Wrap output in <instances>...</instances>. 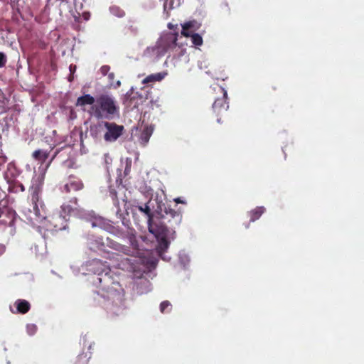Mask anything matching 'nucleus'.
I'll use <instances>...</instances> for the list:
<instances>
[{
	"mask_svg": "<svg viewBox=\"0 0 364 364\" xmlns=\"http://www.w3.org/2000/svg\"><path fill=\"white\" fill-rule=\"evenodd\" d=\"M89 270L97 278L101 289L102 306L112 316L119 315L123 309L124 291L118 282H114L109 275L110 262H102L99 259H94L89 262Z\"/></svg>",
	"mask_w": 364,
	"mask_h": 364,
	"instance_id": "1",
	"label": "nucleus"
},
{
	"mask_svg": "<svg viewBox=\"0 0 364 364\" xmlns=\"http://www.w3.org/2000/svg\"><path fill=\"white\" fill-rule=\"evenodd\" d=\"M135 207L146 216L149 228L151 232H154L151 229V223L154 217L161 219L164 224H166V220L168 219V223H170L171 227L178 225L181 221V213L168 207L164 203L162 197L158 194L145 204L138 205Z\"/></svg>",
	"mask_w": 364,
	"mask_h": 364,
	"instance_id": "2",
	"label": "nucleus"
},
{
	"mask_svg": "<svg viewBox=\"0 0 364 364\" xmlns=\"http://www.w3.org/2000/svg\"><path fill=\"white\" fill-rule=\"evenodd\" d=\"M89 112L97 119H112L119 113V107L111 95L102 94L96 97L95 106L90 107Z\"/></svg>",
	"mask_w": 364,
	"mask_h": 364,
	"instance_id": "3",
	"label": "nucleus"
},
{
	"mask_svg": "<svg viewBox=\"0 0 364 364\" xmlns=\"http://www.w3.org/2000/svg\"><path fill=\"white\" fill-rule=\"evenodd\" d=\"M178 32H167L164 33L157 41L154 46L147 47L144 50L145 56L164 55L169 50H172L177 46Z\"/></svg>",
	"mask_w": 364,
	"mask_h": 364,
	"instance_id": "4",
	"label": "nucleus"
},
{
	"mask_svg": "<svg viewBox=\"0 0 364 364\" xmlns=\"http://www.w3.org/2000/svg\"><path fill=\"white\" fill-rule=\"evenodd\" d=\"M127 252L129 253V255L121 252H107V258L110 261V264L113 267L128 272H134L138 267L141 259L134 255V252H131L128 248Z\"/></svg>",
	"mask_w": 364,
	"mask_h": 364,
	"instance_id": "5",
	"label": "nucleus"
},
{
	"mask_svg": "<svg viewBox=\"0 0 364 364\" xmlns=\"http://www.w3.org/2000/svg\"><path fill=\"white\" fill-rule=\"evenodd\" d=\"M92 226H98L118 237L127 238L129 240V244L133 247L134 252L138 254V244L134 234V230L133 229L128 228L126 230H124L118 226L115 227L112 223L106 221L102 218L96 220V221L92 223Z\"/></svg>",
	"mask_w": 364,
	"mask_h": 364,
	"instance_id": "6",
	"label": "nucleus"
},
{
	"mask_svg": "<svg viewBox=\"0 0 364 364\" xmlns=\"http://www.w3.org/2000/svg\"><path fill=\"white\" fill-rule=\"evenodd\" d=\"M214 90L221 95V97H218L215 100L213 104V110L217 114L219 115L223 112L227 111L228 109V93L227 91L222 87L218 86L214 88Z\"/></svg>",
	"mask_w": 364,
	"mask_h": 364,
	"instance_id": "7",
	"label": "nucleus"
},
{
	"mask_svg": "<svg viewBox=\"0 0 364 364\" xmlns=\"http://www.w3.org/2000/svg\"><path fill=\"white\" fill-rule=\"evenodd\" d=\"M39 191L31 190V202L33 204V210L36 219L41 220L42 218H46L45 205L40 200Z\"/></svg>",
	"mask_w": 364,
	"mask_h": 364,
	"instance_id": "8",
	"label": "nucleus"
},
{
	"mask_svg": "<svg viewBox=\"0 0 364 364\" xmlns=\"http://www.w3.org/2000/svg\"><path fill=\"white\" fill-rule=\"evenodd\" d=\"M105 127L107 129V132L105 134L104 138L107 141H114L122 134L124 130L122 125H118L114 122H105Z\"/></svg>",
	"mask_w": 364,
	"mask_h": 364,
	"instance_id": "9",
	"label": "nucleus"
},
{
	"mask_svg": "<svg viewBox=\"0 0 364 364\" xmlns=\"http://www.w3.org/2000/svg\"><path fill=\"white\" fill-rule=\"evenodd\" d=\"M42 218L41 220H43ZM45 220H48L50 226L55 231L62 230L66 228L67 220L60 213H54L48 217L46 216Z\"/></svg>",
	"mask_w": 364,
	"mask_h": 364,
	"instance_id": "10",
	"label": "nucleus"
},
{
	"mask_svg": "<svg viewBox=\"0 0 364 364\" xmlns=\"http://www.w3.org/2000/svg\"><path fill=\"white\" fill-rule=\"evenodd\" d=\"M83 188L84 183L82 181L74 175H70L68 178L67 183L63 186L62 191L68 193L72 191H79Z\"/></svg>",
	"mask_w": 364,
	"mask_h": 364,
	"instance_id": "11",
	"label": "nucleus"
},
{
	"mask_svg": "<svg viewBox=\"0 0 364 364\" xmlns=\"http://www.w3.org/2000/svg\"><path fill=\"white\" fill-rule=\"evenodd\" d=\"M161 225L160 228V231L159 233L161 234V237L159 241V248L162 251H165L169 245V242L166 239L168 235V232H169V229H173L175 228L176 225H174L173 227H171L170 223H168V219L166 220V224H164L163 222H161Z\"/></svg>",
	"mask_w": 364,
	"mask_h": 364,
	"instance_id": "12",
	"label": "nucleus"
},
{
	"mask_svg": "<svg viewBox=\"0 0 364 364\" xmlns=\"http://www.w3.org/2000/svg\"><path fill=\"white\" fill-rule=\"evenodd\" d=\"M14 306L16 307V310L14 311L11 307H10L11 311L14 314H25L29 311L31 309V304L30 303L25 300V299H17L14 304Z\"/></svg>",
	"mask_w": 364,
	"mask_h": 364,
	"instance_id": "13",
	"label": "nucleus"
},
{
	"mask_svg": "<svg viewBox=\"0 0 364 364\" xmlns=\"http://www.w3.org/2000/svg\"><path fill=\"white\" fill-rule=\"evenodd\" d=\"M181 35L185 37L191 36V33H193L195 31L198 29L199 26L196 21H190L181 25Z\"/></svg>",
	"mask_w": 364,
	"mask_h": 364,
	"instance_id": "14",
	"label": "nucleus"
},
{
	"mask_svg": "<svg viewBox=\"0 0 364 364\" xmlns=\"http://www.w3.org/2000/svg\"><path fill=\"white\" fill-rule=\"evenodd\" d=\"M96 97H92L90 94H85L77 99L75 105L77 107H85V105H90L91 107H94Z\"/></svg>",
	"mask_w": 364,
	"mask_h": 364,
	"instance_id": "15",
	"label": "nucleus"
},
{
	"mask_svg": "<svg viewBox=\"0 0 364 364\" xmlns=\"http://www.w3.org/2000/svg\"><path fill=\"white\" fill-rule=\"evenodd\" d=\"M168 75L167 72L164 71L161 73L151 74L146 76L143 80V84H149L156 82H160Z\"/></svg>",
	"mask_w": 364,
	"mask_h": 364,
	"instance_id": "16",
	"label": "nucleus"
},
{
	"mask_svg": "<svg viewBox=\"0 0 364 364\" xmlns=\"http://www.w3.org/2000/svg\"><path fill=\"white\" fill-rule=\"evenodd\" d=\"M89 248L92 251H103L105 250V242L102 237H97L93 240H90L88 242Z\"/></svg>",
	"mask_w": 364,
	"mask_h": 364,
	"instance_id": "17",
	"label": "nucleus"
},
{
	"mask_svg": "<svg viewBox=\"0 0 364 364\" xmlns=\"http://www.w3.org/2000/svg\"><path fill=\"white\" fill-rule=\"evenodd\" d=\"M107 246L109 247L118 251V253H124L126 255H129V253L127 252V247L124 245H122L113 240L109 238H107Z\"/></svg>",
	"mask_w": 364,
	"mask_h": 364,
	"instance_id": "18",
	"label": "nucleus"
},
{
	"mask_svg": "<svg viewBox=\"0 0 364 364\" xmlns=\"http://www.w3.org/2000/svg\"><path fill=\"white\" fill-rule=\"evenodd\" d=\"M49 152L42 149L36 150L32 154V157L41 164L44 163L47 160Z\"/></svg>",
	"mask_w": 364,
	"mask_h": 364,
	"instance_id": "19",
	"label": "nucleus"
},
{
	"mask_svg": "<svg viewBox=\"0 0 364 364\" xmlns=\"http://www.w3.org/2000/svg\"><path fill=\"white\" fill-rule=\"evenodd\" d=\"M44 182V175H38L32 180L31 190L41 192L42 186Z\"/></svg>",
	"mask_w": 364,
	"mask_h": 364,
	"instance_id": "20",
	"label": "nucleus"
},
{
	"mask_svg": "<svg viewBox=\"0 0 364 364\" xmlns=\"http://www.w3.org/2000/svg\"><path fill=\"white\" fill-rule=\"evenodd\" d=\"M265 208L262 206L257 207L250 212V222H255L258 220L261 215L264 213Z\"/></svg>",
	"mask_w": 364,
	"mask_h": 364,
	"instance_id": "21",
	"label": "nucleus"
},
{
	"mask_svg": "<svg viewBox=\"0 0 364 364\" xmlns=\"http://www.w3.org/2000/svg\"><path fill=\"white\" fill-rule=\"evenodd\" d=\"M153 129L150 127H145L140 134V141L143 145H145L149 141L152 134Z\"/></svg>",
	"mask_w": 364,
	"mask_h": 364,
	"instance_id": "22",
	"label": "nucleus"
},
{
	"mask_svg": "<svg viewBox=\"0 0 364 364\" xmlns=\"http://www.w3.org/2000/svg\"><path fill=\"white\" fill-rule=\"evenodd\" d=\"M25 191L24 186L19 181H14L9 185V191L13 193H18L19 191L23 192Z\"/></svg>",
	"mask_w": 364,
	"mask_h": 364,
	"instance_id": "23",
	"label": "nucleus"
},
{
	"mask_svg": "<svg viewBox=\"0 0 364 364\" xmlns=\"http://www.w3.org/2000/svg\"><path fill=\"white\" fill-rule=\"evenodd\" d=\"M90 357V354L88 355L87 353H82L78 355L75 364H88Z\"/></svg>",
	"mask_w": 364,
	"mask_h": 364,
	"instance_id": "24",
	"label": "nucleus"
},
{
	"mask_svg": "<svg viewBox=\"0 0 364 364\" xmlns=\"http://www.w3.org/2000/svg\"><path fill=\"white\" fill-rule=\"evenodd\" d=\"M109 11L113 16H117L118 18H122L125 16L124 11L117 6H111Z\"/></svg>",
	"mask_w": 364,
	"mask_h": 364,
	"instance_id": "25",
	"label": "nucleus"
},
{
	"mask_svg": "<svg viewBox=\"0 0 364 364\" xmlns=\"http://www.w3.org/2000/svg\"><path fill=\"white\" fill-rule=\"evenodd\" d=\"M192 43L196 46H200L203 45V38L198 33H191Z\"/></svg>",
	"mask_w": 364,
	"mask_h": 364,
	"instance_id": "26",
	"label": "nucleus"
},
{
	"mask_svg": "<svg viewBox=\"0 0 364 364\" xmlns=\"http://www.w3.org/2000/svg\"><path fill=\"white\" fill-rule=\"evenodd\" d=\"M171 310V304L168 301H164L160 304V311L162 314L169 312Z\"/></svg>",
	"mask_w": 364,
	"mask_h": 364,
	"instance_id": "27",
	"label": "nucleus"
},
{
	"mask_svg": "<svg viewBox=\"0 0 364 364\" xmlns=\"http://www.w3.org/2000/svg\"><path fill=\"white\" fill-rule=\"evenodd\" d=\"M109 196L113 200L114 205L116 206H118L119 205V199L117 197V193L116 190L112 187H109Z\"/></svg>",
	"mask_w": 364,
	"mask_h": 364,
	"instance_id": "28",
	"label": "nucleus"
},
{
	"mask_svg": "<svg viewBox=\"0 0 364 364\" xmlns=\"http://www.w3.org/2000/svg\"><path fill=\"white\" fill-rule=\"evenodd\" d=\"M37 326L35 324H28L27 326H26V331H27V333L30 335V336H33L34 335L36 331H37Z\"/></svg>",
	"mask_w": 364,
	"mask_h": 364,
	"instance_id": "29",
	"label": "nucleus"
},
{
	"mask_svg": "<svg viewBox=\"0 0 364 364\" xmlns=\"http://www.w3.org/2000/svg\"><path fill=\"white\" fill-rule=\"evenodd\" d=\"M7 62V58L6 55L0 52V68H3L6 65Z\"/></svg>",
	"mask_w": 364,
	"mask_h": 364,
	"instance_id": "30",
	"label": "nucleus"
},
{
	"mask_svg": "<svg viewBox=\"0 0 364 364\" xmlns=\"http://www.w3.org/2000/svg\"><path fill=\"white\" fill-rule=\"evenodd\" d=\"M213 75H214V77L219 80V79H221L223 80H225V79L228 78V76L227 75L224 73V70H223L222 72H220V73L219 75L215 73V74H212Z\"/></svg>",
	"mask_w": 364,
	"mask_h": 364,
	"instance_id": "31",
	"label": "nucleus"
},
{
	"mask_svg": "<svg viewBox=\"0 0 364 364\" xmlns=\"http://www.w3.org/2000/svg\"><path fill=\"white\" fill-rule=\"evenodd\" d=\"M109 69H110L109 66H108V65H103L100 68L101 73L103 75H106L107 74V73L109 72Z\"/></svg>",
	"mask_w": 364,
	"mask_h": 364,
	"instance_id": "32",
	"label": "nucleus"
},
{
	"mask_svg": "<svg viewBox=\"0 0 364 364\" xmlns=\"http://www.w3.org/2000/svg\"><path fill=\"white\" fill-rule=\"evenodd\" d=\"M168 28L170 30H173V32H178V25H173V24H172V23H169L168 24Z\"/></svg>",
	"mask_w": 364,
	"mask_h": 364,
	"instance_id": "33",
	"label": "nucleus"
},
{
	"mask_svg": "<svg viewBox=\"0 0 364 364\" xmlns=\"http://www.w3.org/2000/svg\"><path fill=\"white\" fill-rule=\"evenodd\" d=\"M82 18L85 21H88L90 18V14L89 12H84L82 13Z\"/></svg>",
	"mask_w": 364,
	"mask_h": 364,
	"instance_id": "34",
	"label": "nucleus"
},
{
	"mask_svg": "<svg viewBox=\"0 0 364 364\" xmlns=\"http://www.w3.org/2000/svg\"><path fill=\"white\" fill-rule=\"evenodd\" d=\"M69 68H70V73H73L76 70V66L74 65H70Z\"/></svg>",
	"mask_w": 364,
	"mask_h": 364,
	"instance_id": "35",
	"label": "nucleus"
},
{
	"mask_svg": "<svg viewBox=\"0 0 364 364\" xmlns=\"http://www.w3.org/2000/svg\"><path fill=\"white\" fill-rule=\"evenodd\" d=\"M5 251V247L2 245H0V255H2Z\"/></svg>",
	"mask_w": 364,
	"mask_h": 364,
	"instance_id": "36",
	"label": "nucleus"
},
{
	"mask_svg": "<svg viewBox=\"0 0 364 364\" xmlns=\"http://www.w3.org/2000/svg\"><path fill=\"white\" fill-rule=\"evenodd\" d=\"M174 201L176 203H184V202L182 200H181L180 198H177L174 199Z\"/></svg>",
	"mask_w": 364,
	"mask_h": 364,
	"instance_id": "37",
	"label": "nucleus"
},
{
	"mask_svg": "<svg viewBox=\"0 0 364 364\" xmlns=\"http://www.w3.org/2000/svg\"><path fill=\"white\" fill-rule=\"evenodd\" d=\"M129 29L133 32H136V28H134L133 26H130Z\"/></svg>",
	"mask_w": 364,
	"mask_h": 364,
	"instance_id": "38",
	"label": "nucleus"
},
{
	"mask_svg": "<svg viewBox=\"0 0 364 364\" xmlns=\"http://www.w3.org/2000/svg\"><path fill=\"white\" fill-rule=\"evenodd\" d=\"M73 202H74L75 204H77V199L76 198H73Z\"/></svg>",
	"mask_w": 364,
	"mask_h": 364,
	"instance_id": "39",
	"label": "nucleus"
},
{
	"mask_svg": "<svg viewBox=\"0 0 364 364\" xmlns=\"http://www.w3.org/2000/svg\"><path fill=\"white\" fill-rule=\"evenodd\" d=\"M217 121H218V123H220V118H218Z\"/></svg>",
	"mask_w": 364,
	"mask_h": 364,
	"instance_id": "40",
	"label": "nucleus"
},
{
	"mask_svg": "<svg viewBox=\"0 0 364 364\" xmlns=\"http://www.w3.org/2000/svg\"><path fill=\"white\" fill-rule=\"evenodd\" d=\"M113 75H114V74H113V73H110V74H109V77L113 76Z\"/></svg>",
	"mask_w": 364,
	"mask_h": 364,
	"instance_id": "41",
	"label": "nucleus"
},
{
	"mask_svg": "<svg viewBox=\"0 0 364 364\" xmlns=\"http://www.w3.org/2000/svg\"><path fill=\"white\" fill-rule=\"evenodd\" d=\"M88 348H89V349H90V348H91V344H90V345H89Z\"/></svg>",
	"mask_w": 364,
	"mask_h": 364,
	"instance_id": "42",
	"label": "nucleus"
}]
</instances>
